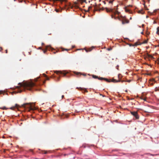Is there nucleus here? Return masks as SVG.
I'll use <instances>...</instances> for the list:
<instances>
[{
    "label": "nucleus",
    "instance_id": "f257e3e1",
    "mask_svg": "<svg viewBox=\"0 0 159 159\" xmlns=\"http://www.w3.org/2000/svg\"><path fill=\"white\" fill-rule=\"evenodd\" d=\"M39 79V78H36L34 80V82L31 80L30 81H24L22 83H19V86L16 87V89H17L16 93H21L25 89L30 91H32L33 90H37L35 88L38 84L35 83V82L37 81Z\"/></svg>",
    "mask_w": 159,
    "mask_h": 159
},
{
    "label": "nucleus",
    "instance_id": "f03ea898",
    "mask_svg": "<svg viewBox=\"0 0 159 159\" xmlns=\"http://www.w3.org/2000/svg\"><path fill=\"white\" fill-rule=\"evenodd\" d=\"M35 103H25L22 105L21 106H19L17 104H15V107H11L10 108L11 110H13L14 108L16 107L18 108L19 107H22L24 108H27L29 109V111H34L37 109V108L35 106Z\"/></svg>",
    "mask_w": 159,
    "mask_h": 159
},
{
    "label": "nucleus",
    "instance_id": "7ed1b4c3",
    "mask_svg": "<svg viewBox=\"0 0 159 159\" xmlns=\"http://www.w3.org/2000/svg\"><path fill=\"white\" fill-rule=\"evenodd\" d=\"M106 11L107 12H113L115 14H119V12L117 10H115V11H114V10H112L111 9L109 10L107 8H106Z\"/></svg>",
    "mask_w": 159,
    "mask_h": 159
},
{
    "label": "nucleus",
    "instance_id": "20e7f679",
    "mask_svg": "<svg viewBox=\"0 0 159 159\" xmlns=\"http://www.w3.org/2000/svg\"><path fill=\"white\" fill-rule=\"evenodd\" d=\"M131 114L134 116L136 119L139 118V116L138 115L137 112L136 111H132L131 112Z\"/></svg>",
    "mask_w": 159,
    "mask_h": 159
},
{
    "label": "nucleus",
    "instance_id": "39448f33",
    "mask_svg": "<svg viewBox=\"0 0 159 159\" xmlns=\"http://www.w3.org/2000/svg\"><path fill=\"white\" fill-rule=\"evenodd\" d=\"M55 72L57 74H62L64 75H65L67 73L66 71H56Z\"/></svg>",
    "mask_w": 159,
    "mask_h": 159
},
{
    "label": "nucleus",
    "instance_id": "423d86ee",
    "mask_svg": "<svg viewBox=\"0 0 159 159\" xmlns=\"http://www.w3.org/2000/svg\"><path fill=\"white\" fill-rule=\"evenodd\" d=\"M104 80H105L106 81L109 82H112L114 83H116L117 81V80L115 79H113L111 80H109L108 79L106 78L104 79Z\"/></svg>",
    "mask_w": 159,
    "mask_h": 159
},
{
    "label": "nucleus",
    "instance_id": "0eeeda50",
    "mask_svg": "<svg viewBox=\"0 0 159 159\" xmlns=\"http://www.w3.org/2000/svg\"><path fill=\"white\" fill-rule=\"evenodd\" d=\"M92 76L93 78H94V79H97H97H98L99 80H104V78H103L102 77L98 78V76H96V75H93Z\"/></svg>",
    "mask_w": 159,
    "mask_h": 159
},
{
    "label": "nucleus",
    "instance_id": "6e6552de",
    "mask_svg": "<svg viewBox=\"0 0 159 159\" xmlns=\"http://www.w3.org/2000/svg\"><path fill=\"white\" fill-rule=\"evenodd\" d=\"M79 89L80 90H81L82 91H84V92H87L88 91H87L86 90V89H84V88H80Z\"/></svg>",
    "mask_w": 159,
    "mask_h": 159
},
{
    "label": "nucleus",
    "instance_id": "1a4fd4ad",
    "mask_svg": "<svg viewBox=\"0 0 159 159\" xmlns=\"http://www.w3.org/2000/svg\"><path fill=\"white\" fill-rule=\"evenodd\" d=\"M74 73L76 75H78L79 74H80V75H83L84 76H85L86 75V74H81L80 73V72H74Z\"/></svg>",
    "mask_w": 159,
    "mask_h": 159
},
{
    "label": "nucleus",
    "instance_id": "9d476101",
    "mask_svg": "<svg viewBox=\"0 0 159 159\" xmlns=\"http://www.w3.org/2000/svg\"><path fill=\"white\" fill-rule=\"evenodd\" d=\"M45 48L46 49H52V48L50 46L47 45L45 46Z\"/></svg>",
    "mask_w": 159,
    "mask_h": 159
},
{
    "label": "nucleus",
    "instance_id": "9b49d317",
    "mask_svg": "<svg viewBox=\"0 0 159 159\" xmlns=\"http://www.w3.org/2000/svg\"><path fill=\"white\" fill-rule=\"evenodd\" d=\"M91 48H91H91H90V49H89V50H87V49H85V51L86 52H88L91 51L92 50L93 48H94V47H92Z\"/></svg>",
    "mask_w": 159,
    "mask_h": 159
},
{
    "label": "nucleus",
    "instance_id": "f8f14e48",
    "mask_svg": "<svg viewBox=\"0 0 159 159\" xmlns=\"http://www.w3.org/2000/svg\"><path fill=\"white\" fill-rule=\"evenodd\" d=\"M125 10L126 12H130V10L127 8V7H125Z\"/></svg>",
    "mask_w": 159,
    "mask_h": 159
},
{
    "label": "nucleus",
    "instance_id": "ddd939ff",
    "mask_svg": "<svg viewBox=\"0 0 159 159\" xmlns=\"http://www.w3.org/2000/svg\"><path fill=\"white\" fill-rule=\"evenodd\" d=\"M43 76L45 77L46 78V80H49V78H48L47 76L46 75L44 74H43Z\"/></svg>",
    "mask_w": 159,
    "mask_h": 159
},
{
    "label": "nucleus",
    "instance_id": "4468645a",
    "mask_svg": "<svg viewBox=\"0 0 159 159\" xmlns=\"http://www.w3.org/2000/svg\"><path fill=\"white\" fill-rule=\"evenodd\" d=\"M157 34L159 35V27H158L157 28Z\"/></svg>",
    "mask_w": 159,
    "mask_h": 159
},
{
    "label": "nucleus",
    "instance_id": "2eb2a0df",
    "mask_svg": "<svg viewBox=\"0 0 159 159\" xmlns=\"http://www.w3.org/2000/svg\"><path fill=\"white\" fill-rule=\"evenodd\" d=\"M125 81H124V80H117L116 82H123Z\"/></svg>",
    "mask_w": 159,
    "mask_h": 159
},
{
    "label": "nucleus",
    "instance_id": "dca6fc26",
    "mask_svg": "<svg viewBox=\"0 0 159 159\" xmlns=\"http://www.w3.org/2000/svg\"><path fill=\"white\" fill-rule=\"evenodd\" d=\"M3 92L4 91L2 90H0V94L3 93Z\"/></svg>",
    "mask_w": 159,
    "mask_h": 159
},
{
    "label": "nucleus",
    "instance_id": "f3484780",
    "mask_svg": "<svg viewBox=\"0 0 159 159\" xmlns=\"http://www.w3.org/2000/svg\"><path fill=\"white\" fill-rule=\"evenodd\" d=\"M120 76H121V75L120 74H119L118 75V77L119 78H120Z\"/></svg>",
    "mask_w": 159,
    "mask_h": 159
},
{
    "label": "nucleus",
    "instance_id": "a211bd4d",
    "mask_svg": "<svg viewBox=\"0 0 159 159\" xmlns=\"http://www.w3.org/2000/svg\"><path fill=\"white\" fill-rule=\"evenodd\" d=\"M2 109L3 110H4V109H7V108L5 107H3Z\"/></svg>",
    "mask_w": 159,
    "mask_h": 159
},
{
    "label": "nucleus",
    "instance_id": "6ab92c4d",
    "mask_svg": "<svg viewBox=\"0 0 159 159\" xmlns=\"http://www.w3.org/2000/svg\"><path fill=\"white\" fill-rule=\"evenodd\" d=\"M156 11H157V10H154L153 11V13H152V15H154L153 13L155 12Z\"/></svg>",
    "mask_w": 159,
    "mask_h": 159
},
{
    "label": "nucleus",
    "instance_id": "aec40b11",
    "mask_svg": "<svg viewBox=\"0 0 159 159\" xmlns=\"http://www.w3.org/2000/svg\"><path fill=\"white\" fill-rule=\"evenodd\" d=\"M131 80H127V81H126L127 82H129V83L130 82H131Z\"/></svg>",
    "mask_w": 159,
    "mask_h": 159
},
{
    "label": "nucleus",
    "instance_id": "412c9836",
    "mask_svg": "<svg viewBox=\"0 0 159 159\" xmlns=\"http://www.w3.org/2000/svg\"><path fill=\"white\" fill-rule=\"evenodd\" d=\"M113 2V1H110L109 2V3H112Z\"/></svg>",
    "mask_w": 159,
    "mask_h": 159
},
{
    "label": "nucleus",
    "instance_id": "4be33fe9",
    "mask_svg": "<svg viewBox=\"0 0 159 159\" xmlns=\"http://www.w3.org/2000/svg\"><path fill=\"white\" fill-rule=\"evenodd\" d=\"M56 11L57 12H58L59 11V10L57 9H56Z\"/></svg>",
    "mask_w": 159,
    "mask_h": 159
},
{
    "label": "nucleus",
    "instance_id": "5701e85b",
    "mask_svg": "<svg viewBox=\"0 0 159 159\" xmlns=\"http://www.w3.org/2000/svg\"><path fill=\"white\" fill-rule=\"evenodd\" d=\"M119 67V65H117V66H116V69L118 70V67Z\"/></svg>",
    "mask_w": 159,
    "mask_h": 159
},
{
    "label": "nucleus",
    "instance_id": "b1692460",
    "mask_svg": "<svg viewBox=\"0 0 159 159\" xmlns=\"http://www.w3.org/2000/svg\"><path fill=\"white\" fill-rule=\"evenodd\" d=\"M100 95L102 96L103 97H104L105 96H104V95H102V94H100Z\"/></svg>",
    "mask_w": 159,
    "mask_h": 159
},
{
    "label": "nucleus",
    "instance_id": "393cba45",
    "mask_svg": "<svg viewBox=\"0 0 159 159\" xmlns=\"http://www.w3.org/2000/svg\"><path fill=\"white\" fill-rule=\"evenodd\" d=\"M82 1L83 2H86V0H82Z\"/></svg>",
    "mask_w": 159,
    "mask_h": 159
},
{
    "label": "nucleus",
    "instance_id": "a878e982",
    "mask_svg": "<svg viewBox=\"0 0 159 159\" xmlns=\"http://www.w3.org/2000/svg\"><path fill=\"white\" fill-rule=\"evenodd\" d=\"M64 97V96L63 95H62L61 96L62 98H63V97Z\"/></svg>",
    "mask_w": 159,
    "mask_h": 159
},
{
    "label": "nucleus",
    "instance_id": "bb28decb",
    "mask_svg": "<svg viewBox=\"0 0 159 159\" xmlns=\"http://www.w3.org/2000/svg\"><path fill=\"white\" fill-rule=\"evenodd\" d=\"M47 153V152L45 151V152L44 153V154H46Z\"/></svg>",
    "mask_w": 159,
    "mask_h": 159
},
{
    "label": "nucleus",
    "instance_id": "cd10ccee",
    "mask_svg": "<svg viewBox=\"0 0 159 159\" xmlns=\"http://www.w3.org/2000/svg\"><path fill=\"white\" fill-rule=\"evenodd\" d=\"M134 46V45H131V44H130V45H129V46Z\"/></svg>",
    "mask_w": 159,
    "mask_h": 159
},
{
    "label": "nucleus",
    "instance_id": "c85d7f7f",
    "mask_svg": "<svg viewBox=\"0 0 159 159\" xmlns=\"http://www.w3.org/2000/svg\"><path fill=\"white\" fill-rule=\"evenodd\" d=\"M46 52V51H45V50H44V51H43V52H44V53H45Z\"/></svg>",
    "mask_w": 159,
    "mask_h": 159
},
{
    "label": "nucleus",
    "instance_id": "c756f323",
    "mask_svg": "<svg viewBox=\"0 0 159 159\" xmlns=\"http://www.w3.org/2000/svg\"><path fill=\"white\" fill-rule=\"evenodd\" d=\"M143 99L145 101L146 100L145 98H143Z\"/></svg>",
    "mask_w": 159,
    "mask_h": 159
},
{
    "label": "nucleus",
    "instance_id": "7c9ffc66",
    "mask_svg": "<svg viewBox=\"0 0 159 159\" xmlns=\"http://www.w3.org/2000/svg\"><path fill=\"white\" fill-rule=\"evenodd\" d=\"M64 50H66V51H68V50L67 49H65Z\"/></svg>",
    "mask_w": 159,
    "mask_h": 159
},
{
    "label": "nucleus",
    "instance_id": "2f4dec72",
    "mask_svg": "<svg viewBox=\"0 0 159 159\" xmlns=\"http://www.w3.org/2000/svg\"><path fill=\"white\" fill-rule=\"evenodd\" d=\"M1 50H0V52H1V50H2V48L1 47Z\"/></svg>",
    "mask_w": 159,
    "mask_h": 159
},
{
    "label": "nucleus",
    "instance_id": "473e14b6",
    "mask_svg": "<svg viewBox=\"0 0 159 159\" xmlns=\"http://www.w3.org/2000/svg\"><path fill=\"white\" fill-rule=\"evenodd\" d=\"M44 44V43H42V45H43Z\"/></svg>",
    "mask_w": 159,
    "mask_h": 159
},
{
    "label": "nucleus",
    "instance_id": "72a5a7b5",
    "mask_svg": "<svg viewBox=\"0 0 159 159\" xmlns=\"http://www.w3.org/2000/svg\"><path fill=\"white\" fill-rule=\"evenodd\" d=\"M6 53H7V50H6Z\"/></svg>",
    "mask_w": 159,
    "mask_h": 159
},
{
    "label": "nucleus",
    "instance_id": "f704fd0d",
    "mask_svg": "<svg viewBox=\"0 0 159 159\" xmlns=\"http://www.w3.org/2000/svg\"><path fill=\"white\" fill-rule=\"evenodd\" d=\"M96 10V11H100V10H98V9Z\"/></svg>",
    "mask_w": 159,
    "mask_h": 159
},
{
    "label": "nucleus",
    "instance_id": "c9c22d12",
    "mask_svg": "<svg viewBox=\"0 0 159 159\" xmlns=\"http://www.w3.org/2000/svg\"><path fill=\"white\" fill-rule=\"evenodd\" d=\"M141 34H143V32H141Z\"/></svg>",
    "mask_w": 159,
    "mask_h": 159
},
{
    "label": "nucleus",
    "instance_id": "e433bc0d",
    "mask_svg": "<svg viewBox=\"0 0 159 159\" xmlns=\"http://www.w3.org/2000/svg\"><path fill=\"white\" fill-rule=\"evenodd\" d=\"M91 7H89V9L90 8H91Z\"/></svg>",
    "mask_w": 159,
    "mask_h": 159
},
{
    "label": "nucleus",
    "instance_id": "4c0bfd02",
    "mask_svg": "<svg viewBox=\"0 0 159 159\" xmlns=\"http://www.w3.org/2000/svg\"><path fill=\"white\" fill-rule=\"evenodd\" d=\"M82 49H77L78 50H81Z\"/></svg>",
    "mask_w": 159,
    "mask_h": 159
},
{
    "label": "nucleus",
    "instance_id": "58836bf2",
    "mask_svg": "<svg viewBox=\"0 0 159 159\" xmlns=\"http://www.w3.org/2000/svg\"><path fill=\"white\" fill-rule=\"evenodd\" d=\"M154 23H156V22L155 21L154 22Z\"/></svg>",
    "mask_w": 159,
    "mask_h": 159
},
{
    "label": "nucleus",
    "instance_id": "ea45409f",
    "mask_svg": "<svg viewBox=\"0 0 159 159\" xmlns=\"http://www.w3.org/2000/svg\"><path fill=\"white\" fill-rule=\"evenodd\" d=\"M43 83H44L45 82L44 81H43Z\"/></svg>",
    "mask_w": 159,
    "mask_h": 159
},
{
    "label": "nucleus",
    "instance_id": "a19ab883",
    "mask_svg": "<svg viewBox=\"0 0 159 159\" xmlns=\"http://www.w3.org/2000/svg\"><path fill=\"white\" fill-rule=\"evenodd\" d=\"M132 19V18L131 17L130 18V19L131 20Z\"/></svg>",
    "mask_w": 159,
    "mask_h": 159
},
{
    "label": "nucleus",
    "instance_id": "79ce46f5",
    "mask_svg": "<svg viewBox=\"0 0 159 159\" xmlns=\"http://www.w3.org/2000/svg\"><path fill=\"white\" fill-rule=\"evenodd\" d=\"M124 23H124V22H122V24H124Z\"/></svg>",
    "mask_w": 159,
    "mask_h": 159
},
{
    "label": "nucleus",
    "instance_id": "37998d69",
    "mask_svg": "<svg viewBox=\"0 0 159 159\" xmlns=\"http://www.w3.org/2000/svg\"><path fill=\"white\" fill-rule=\"evenodd\" d=\"M129 7H131L132 6L130 5H129Z\"/></svg>",
    "mask_w": 159,
    "mask_h": 159
},
{
    "label": "nucleus",
    "instance_id": "c03bdc74",
    "mask_svg": "<svg viewBox=\"0 0 159 159\" xmlns=\"http://www.w3.org/2000/svg\"><path fill=\"white\" fill-rule=\"evenodd\" d=\"M39 49H41V47H39Z\"/></svg>",
    "mask_w": 159,
    "mask_h": 159
},
{
    "label": "nucleus",
    "instance_id": "a18cd8bd",
    "mask_svg": "<svg viewBox=\"0 0 159 159\" xmlns=\"http://www.w3.org/2000/svg\"><path fill=\"white\" fill-rule=\"evenodd\" d=\"M110 49H108V50H110Z\"/></svg>",
    "mask_w": 159,
    "mask_h": 159
},
{
    "label": "nucleus",
    "instance_id": "49530a36",
    "mask_svg": "<svg viewBox=\"0 0 159 159\" xmlns=\"http://www.w3.org/2000/svg\"><path fill=\"white\" fill-rule=\"evenodd\" d=\"M65 6H66V5L65 4Z\"/></svg>",
    "mask_w": 159,
    "mask_h": 159
},
{
    "label": "nucleus",
    "instance_id": "de8ad7c7",
    "mask_svg": "<svg viewBox=\"0 0 159 159\" xmlns=\"http://www.w3.org/2000/svg\"><path fill=\"white\" fill-rule=\"evenodd\" d=\"M125 1H126L127 0H125Z\"/></svg>",
    "mask_w": 159,
    "mask_h": 159
},
{
    "label": "nucleus",
    "instance_id": "09e8293b",
    "mask_svg": "<svg viewBox=\"0 0 159 159\" xmlns=\"http://www.w3.org/2000/svg\"><path fill=\"white\" fill-rule=\"evenodd\" d=\"M74 46H73V48H74Z\"/></svg>",
    "mask_w": 159,
    "mask_h": 159
},
{
    "label": "nucleus",
    "instance_id": "8fccbe9b",
    "mask_svg": "<svg viewBox=\"0 0 159 159\" xmlns=\"http://www.w3.org/2000/svg\"><path fill=\"white\" fill-rule=\"evenodd\" d=\"M16 0H14V1H15Z\"/></svg>",
    "mask_w": 159,
    "mask_h": 159
}]
</instances>
